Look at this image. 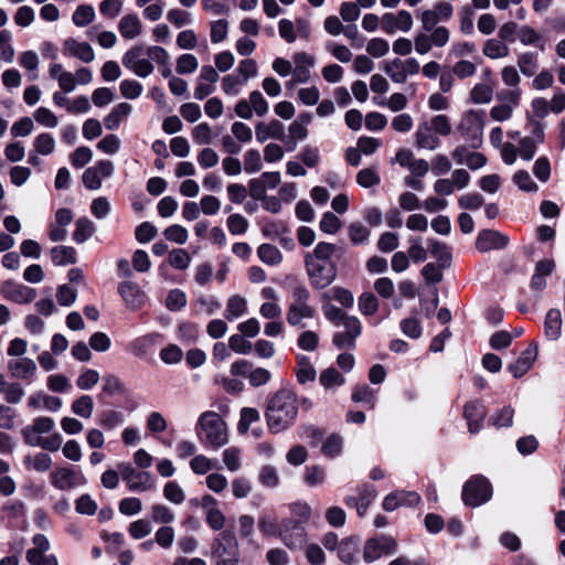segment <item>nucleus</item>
Wrapping results in <instances>:
<instances>
[{"label": "nucleus", "instance_id": "obj_56", "mask_svg": "<svg viewBox=\"0 0 565 565\" xmlns=\"http://www.w3.org/2000/svg\"><path fill=\"white\" fill-rule=\"evenodd\" d=\"M95 18V11L92 6H78L73 13V23L77 26H85L89 24Z\"/></svg>", "mask_w": 565, "mask_h": 565}, {"label": "nucleus", "instance_id": "obj_2", "mask_svg": "<svg viewBox=\"0 0 565 565\" xmlns=\"http://www.w3.org/2000/svg\"><path fill=\"white\" fill-rule=\"evenodd\" d=\"M339 248L331 243H318L311 253L305 255V266L311 286L323 289L337 278V265L331 259Z\"/></svg>", "mask_w": 565, "mask_h": 565}, {"label": "nucleus", "instance_id": "obj_41", "mask_svg": "<svg viewBox=\"0 0 565 565\" xmlns=\"http://www.w3.org/2000/svg\"><path fill=\"white\" fill-rule=\"evenodd\" d=\"M257 255L263 263L270 266L278 265L282 260V254L271 244H262L257 248Z\"/></svg>", "mask_w": 565, "mask_h": 565}, {"label": "nucleus", "instance_id": "obj_37", "mask_svg": "<svg viewBox=\"0 0 565 565\" xmlns=\"http://www.w3.org/2000/svg\"><path fill=\"white\" fill-rule=\"evenodd\" d=\"M319 382L326 390H333L344 385L345 379L337 369L328 367L320 373Z\"/></svg>", "mask_w": 565, "mask_h": 565}, {"label": "nucleus", "instance_id": "obj_63", "mask_svg": "<svg viewBox=\"0 0 565 565\" xmlns=\"http://www.w3.org/2000/svg\"><path fill=\"white\" fill-rule=\"evenodd\" d=\"M99 379V373L96 370L87 369L77 377L76 385L79 390L89 391L98 383Z\"/></svg>", "mask_w": 565, "mask_h": 565}, {"label": "nucleus", "instance_id": "obj_9", "mask_svg": "<svg viewBox=\"0 0 565 565\" xmlns=\"http://www.w3.org/2000/svg\"><path fill=\"white\" fill-rule=\"evenodd\" d=\"M419 70V63L414 57H409L405 61L395 58L392 62H384L383 64V71L394 83L398 84L405 83L408 75H415Z\"/></svg>", "mask_w": 565, "mask_h": 565}, {"label": "nucleus", "instance_id": "obj_59", "mask_svg": "<svg viewBox=\"0 0 565 565\" xmlns=\"http://www.w3.org/2000/svg\"><path fill=\"white\" fill-rule=\"evenodd\" d=\"M103 392L106 395L113 396L115 394H122L125 392V385L120 379L114 374H106L103 377Z\"/></svg>", "mask_w": 565, "mask_h": 565}, {"label": "nucleus", "instance_id": "obj_24", "mask_svg": "<svg viewBox=\"0 0 565 565\" xmlns=\"http://www.w3.org/2000/svg\"><path fill=\"white\" fill-rule=\"evenodd\" d=\"M316 315V309L311 305L290 303L287 310V322L291 327H301L302 319H312Z\"/></svg>", "mask_w": 565, "mask_h": 565}, {"label": "nucleus", "instance_id": "obj_50", "mask_svg": "<svg viewBox=\"0 0 565 565\" xmlns=\"http://www.w3.org/2000/svg\"><path fill=\"white\" fill-rule=\"evenodd\" d=\"M299 436L308 440L311 447H317L323 439V430L312 424L302 425L299 428Z\"/></svg>", "mask_w": 565, "mask_h": 565}, {"label": "nucleus", "instance_id": "obj_31", "mask_svg": "<svg viewBox=\"0 0 565 565\" xmlns=\"http://www.w3.org/2000/svg\"><path fill=\"white\" fill-rule=\"evenodd\" d=\"M518 67L524 76H534L539 70V54L532 51L523 52L518 57Z\"/></svg>", "mask_w": 565, "mask_h": 565}, {"label": "nucleus", "instance_id": "obj_23", "mask_svg": "<svg viewBox=\"0 0 565 565\" xmlns=\"http://www.w3.org/2000/svg\"><path fill=\"white\" fill-rule=\"evenodd\" d=\"M555 269V263L552 259H543L536 263L534 274L531 278L530 287L534 291H542L546 287L545 277L550 276Z\"/></svg>", "mask_w": 565, "mask_h": 565}, {"label": "nucleus", "instance_id": "obj_42", "mask_svg": "<svg viewBox=\"0 0 565 565\" xmlns=\"http://www.w3.org/2000/svg\"><path fill=\"white\" fill-rule=\"evenodd\" d=\"M289 509L291 516L290 522L294 524V527L305 525L311 516V509L307 503H294Z\"/></svg>", "mask_w": 565, "mask_h": 565}, {"label": "nucleus", "instance_id": "obj_20", "mask_svg": "<svg viewBox=\"0 0 565 565\" xmlns=\"http://www.w3.org/2000/svg\"><path fill=\"white\" fill-rule=\"evenodd\" d=\"M63 53L65 56L76 57L84 63H92L95 60V52L87 42H78L68 38L63 42Z\"/></svg>", "mask_w": 565, "mask_h": 565}, {"label": "nucleus", "instance_id": "obj_45", "mask_svg": "<svg viewBox=\"0 0 565 565\" xmlns=\"http://www.w3.org/2000/svg\"><path fill=\"white\" fill-rule=\"evenodd\" d=\"M349 238L352 245H364L369 243L370 230L361 223H352L348 228Z\"/></svg>", "mask_w": 565, "mask_h": 565}, {"label": "nucleus", "instance_id": "obj_54", "mask_svg": "<svg viewBox=\"0 0 565 565\" xmlns=\"http://www.w3.org/2000/svg\"><path fill=\"white\" fill-rule=\"evenodd\" d=\"M285 545L290 550H301L308 539L306 532H279Z\"/></svg>", "mask_w": 565, "mask_h": 565}, {"label": "nucleus", "instance_id": "obj_44", "mask_svg": "<svg viewBox=\"0 0 565 565\" xmlns=\"http://www.w3.org/2000/svg\"><path fill=\"white\" fill-rule=\"evenodd\" d=\"M376 490L374 487L365 484L359 491V498L355 502V509L360 516L364 515L370 503L376 498Z\"/></svg>", "mask_w": 565, "mask_h": 565}, {"label": "nucleus", "instance_id": "obj_46", "mask_svg": "<svg viewBox=\"0 0 565 565\" xmlns=\"http://www.w3.org/2000/svg\"><path fill=\"white\" fill-rule=\"evenodd\" d=\"M492 97V86L484 83L476 84L470 92V99L473 104H489Z\"/></svg>", "mask_w": 565, "mask_h": 565}, {"label": "nucleus", "instance_id": "obj_8", "mask_svg": "<svg viewBox=\"0 0 565 565\" xmlns=\"http://www.w3.org/2000/svg\"><path fill=\"white\" fill-rule=\"evenodd\" d=\"M145 49L136 45L128 50L122 56V65L134 72L138 77L146 78L153 72L152 63L143 57Z\"/></svg>", "mask_w": 565, "mask_h": 565}, {"label": "nucleus", "instance_id": "obj_29", "mask_svg": "<svg viewBox=\"0 0 565 565\" xmlns=\"http://www.w3.org/2000/svg\"><path fill=\"white\" fill-rule=\"evenodd\" d=\"M360 540L356 536H350L339 545L338 555L343 563L351 564L356 561L359 554Z\"/></svg>", "mask_w": 565, "mask_h": 565}, {"label": "nucleus", "instance_id": "obj_32", "mask_svg": "<svg viewBox=\"0 0 565 565\" xmlns=\"http://www.w3.org/2000/svg\"><path fill=\"white\" fill-rule=\"evenodd\" d=\"M19 64L28 72V76L30 81H35L39 78V64L40 58L39 55L32 51L28 50L22 52L19 55Z\"/></svg>", "mask_w": 565, "mask_h": 565}, {"label": "nucleus", "instance_id": "obj_60", "mask_svg": "<svg viewBox=\"0 0 565 565\" xmlns=\"http://www.w3.org/2000/svg\"><path fill=\"white\" fill-rule=\"evenodd\" d=\"M322 309L326 319L332 322L335 327H341L347 322L348 318L352 317L334 305H324Z\"/></svg>", "mask_w": 565, "mask_h": 565}, {"label": "nucleus", "instance_id": "obj_33", "mask_svg": "<svg viewBox=\"0 0 565 565\" xmlns=\"http://www.w3.org/2000/svg\"><path fill=\"white\" fill-rule=\"evenodd\" d=\"M247 312V302L246 299L235 295L232 296L227 300L226 309L224 311V317L228 321H234L237 318L244 316Z\"/></svg>", "mask_w": 565, "mask_h": 565}, {"label": "nucleus", "instance_id": "obj_27", "mask_svg": "<svg viewBox=\"0 0 565 565\" xmlns=\"http://www.w3.org/2000/svg\"><path fill=\"white\" fill-rule=\"evenodd\" d=\"M132 111V106L128 103H119L104 118V125L108 130H116L120 126L124 118L128 117Z\"/></svg>", "mask_w": 565, "mask_h": 565}, {"label": "nucleus", "instance_id": "obj_43", "mask_svg": "<svg viewBox=\"0 0 565 565\" xmlns=\"http://www.w3.org/2000/svg\"><path fill=\"white\" fill-rule=\"evenodd\" d=\"M158 337V333H150L135 339L130 343L131 352L138 358L145 356L148 353L149 349H151L154 345Z\"/></svg>", "mask_w": 565, "mask_h": 565}, {"label": "nucleus", "instance_id": "obj_49", "mask_svg": "<svg viewBox=\"0 0 565 565\" xmlns=\"http://www.w3.org/2000/svg\"><path fill=\"white\" fill-rule=\"evenodd\" d=\"M260 419L259 412L253 407H244L241 411V418L237 424V430L241 434H245L248 431L250 425Z\"/></svg>", "mask_w": 565, "mask_h": 565}, {"label": "nucleus", "instance_id": "obj_25", "mask_svg": "<svg viewBox=\"0 0 565 565\" xmlns=\"http://www.w3.org/2000/svg\"><path fill=\"white\" fill-rule=\"evenodd\" d=\"M562 315L558 309H550L544 320V334L547 340L556 341L562 335Z\"/></svg>", "mask_w": 565, "mask_h": 565}, {"label": "nucleus", "instance_id": "obj_39", "mask_svg": "<svg viewBox=\"0 0 565 565\" xmlns=\"http://www.w3.org/2000/svg\"><path fill=\"white\" fill-rule=\"evenodd\" d=\"M343 450V438L340 435H330L321 446V452L327 458L333 459L339 457Z\"/></svg>", "mask_w": 565, "mask_h": 565}, {"label": "nucleus", "instance_id": "obj_64", "mask_svg": "<svg viewBox=\"0 0 565 565\" xmlns=\"http://www.w3.org/2000/svg\"><path fill=\"white\" fill-rule=\"evenodd\" d=\"M398 235L393 232H384L377 241V249L382 253H391L398 247Z\"/></svg>", "mask_w": 565, "mask_h": 565}, {"label": "nucleus", "instance_id": "obj_51", "mask_svg": "<svg viewBox=\"0 0 565 565\" xmlns=\"http://www.w3.org/2000/svg\"><path fill=\"white\" fill-rule=\"evenodd\" d=\"M427 242L430 254L439 260L441 267H447L451 258L447 246L436 239H428Z\"/></svg>", "mask_w": 565, "mask_h": 565}, {"label": "nucleus", "instance_id": "obj_36", "mask_svg": "<svg viewBox=\"0 0 565 565\" xmlns=\"http://www.w3.org/2000/svg\"><path fill=\"white\" fill-rule=\"evenodd\" d=\"M125 423V415L120 411L106 409L99 414L98 425L105 430H113Z\"/></svg>", "mask_w": 565, "mask_h": 565}, {"label": "nucleus", "instance_id": "obj_13", "mask_svg": "<svg viewBox=\"0 0 565 565\" xmlns=\"http://www.w3.org/2000/svg\"><path fill=\"white\" fill-rule=\"evenodd\" d=\"M11 377L32 383L36 379L38 366L30 358L10 359L7 364Z\"/></svg>", "mask_w": 565, "mask_h": 565}, {"label": "nucleus", "instance_id": "obj_26", "mask_svg": "<svg viewBox=\"0 0 565 565\" xmlns=\"http://www.w3.org/2000/svg\"><path fill=\"white\" fill-rule=\"evenodd\" d=\"M415 138L417 147L422 149L435 150L440 145L439 138L433 132L428 122L418 126Z\"/></svg>", "mask_w": 565, "mask_h": 565}, {"label": "nucleus", "instance_id": "obj_62", "mask_svg": "<svg viewBox=\"0 0 565 565\" xmlns=\"http://www.w3.org/2000/svg\"><path fill=\"white\" fill-rule=\"evenodd\" d=\"M34 148L42 156L51 154L55 149V140L52 135L43 132L34 139Z\"/></svg>", "mask_w": 565, "mask_h": 565}, {"label": "nucleus", "instance_id": "obj_38", "mask_svg": "<svg viewBox=\"0 0 565 565\" xmlns=\"http://www.w3.org/2000/svg\"><path fill=\"white\" fill-rule=\"evenodd\" d=\"M518 38L523 45H535L541 51L545 50L544 41L540 33L532 26L522 25L518 31Z\"/></svg>", "mask_w": 565, "mask_h": 565}, {"label": "nucleus", "instance_id": "obj_21", "mask_svg": "<svg viewBox=\"0 0 565 565\" xmlns=\"http://www.w3.org/2000/svg\"><path fill=\"white\" fill-rule=\"evenodd\" d=\"M256 140L259 143H264L268 139H276L285 141V127L282 122L277 119L270 120L268 124L258 122L255 127Z\"/></svg>", "mask_w": 565, "mask_h": 565}, {"label": "nucleus", "instance_id": "obj_30", "mask_svg": "<svg viewBox=\"0 0 565 565\" xmlns=\"http://www.w3.org/2000/svg\"><path fill=\"white\" fill-rule=\"evenodd\" d=\"M296 376H297V381L300 384H306L308 382H313L316 380L317 372L308 356H306V355L297 356Z\"/></svg>", "mask_w": 565, "mask_h": 565}, {"label": "nucleus", "instance_id": "obj_22", "mask_svg": "<svg viewBox=\"0 0 565 565\" xmlns=\"http://www.w3.org/2000/svg\"><path fill=\"white\" fill-rule=\"evenodd\" d=\"M536 356L537 345L535 343H532L529 345L526 350L522 352V354L514 363L508 365L509 372L515 379L523 376L532 367Z\"/></svg>", "mask_w": 565, "mask_h": 565}, {"label": "nucleus", "instance_id": "obj_15", "mask_svg": "<svg viewBox=\"0 0 565 565\" xmlns=\"http://www.w3.org/2000/svg\"><path fill=\"white\" fill-rule=\"evenodd\" d=\"M412 26L413 18L406 10H401L397 14L387 12L382 17V29L387 34H394L397 30L408 32Z\"/></svg>", "mask_w": 565, "mask_h": 565}, {"label": "nucleus", "instance_id": "obj_7", "mask_svg": "<svg viewBox=\"0 0 565 565\" xmlns=\"http://www.w3.org/2000/svg\"><path fill=\"white\" fill-rule=\"evenodd\" d=\"M396 550L397 543L393 537L380 535L365 542L363 558L366 563H373L383 555L394 554Z\"/></svg>", "mask_w": 565, "mask_h": 565}, {"label": "nucleus", "instance_id": "obj_48", "mask_svg": "<svg viewBox=\"0 0 565 565\" xmlns=\"http://www.w3.org/2000/svg\"><path fill=\"white\" fill-rule=\"evenodd\" d=\"M94 411V401L89 395H82L72 403V412L83 418H89Z\"/></svg>", "mask_w": 565, "mask_h": 565}, {"label": "nucleus", "instance_id": "obj_53", "mask_svg": "<svg viewBox=\"0 0 565 565\" xmlns=\"http://www.w3.org/2000/svg\"><path fill=\"white\" fill-rule=\"evenodd\" d=\"M263 168L260 152L256 149H249L244 154V170L248 174H254Z\"/></svg>", "mask_w": 565, "mask_h": 565}, {"label": "nucleus", "instance_id": "obj_58", "mask_svg": "<svg viewBox=\"0 0 565 565\" xmlns=\"http://www.w3.org/2000/svg\"><path fill=\"white\" fill-rule=\"evenodd\" d=\"M120 94L127 99H136L143 92L142 85L136 79H124L119 85Z\"/></svg>", "mask_w": 565, "mask_h": 565}, {"label": "nucleus", "instance_id": "obj_16", "mask_svg": "<svg viewBox=\"0 0 565 565\" xmlns=\"http://www.w3.org/2000/svg\"><path fill=\"white\" fill-rule=\"evenodd\" d=\"M487 416V408L481 401H471L466 403L463 407V417L468 424L470 434H477L483 427Z\"/></svg>", "mask_w": 565, "mask_h": 565}, {"label": "nucleus", "instance_id": "obj_57", "mask_svg": "<svg viewBox=\"0 0 565 565\" xmlns=\"http://www.w3.org/2000/svg\"><path fill=\"white\" fill-rule=\"evenodd\" d=\"M192 471L196 475H205L210 470L217 468V463L204 455H196L190 461Z\"/></svg>", "mask_w": 565, "mask_h": 565}, {"label": "nucleus", "instance_id": "obj_47", "mask_svg": "<svg viewBox=\"0 0 565 565\" xmlns=\"http://www.w3.org/2000/svg\"><path fill=\"white\" fill-rule=\"evenodd\" d=\"M24 463L28 468L34 469L38 472H45L51 468L52 459L45 452H38L34 456L25 457Z\"/></svg>", "mask_w": 565, "mask_h": 565}, {"label": "nucleus", "instance_id": "obj_18", "mask_svg": "<svg viewBox=\"0 0 565 565\" xmlns=\"http://www.w3.org/2000/svg\"><path fill=\"white\" fill-rule=\"evenodd\" d=\"M509 243V237L498 231L483 230L479 232L476 239V248L486 253L492 249H502Z\"/></svg>", "mask_w": 565, "mask_h": 565}, {"label": "nucleus", "instance_id": "obj_10", "mask_svg": "<svg viewBox=\"0 0 565 565\" xmlns=\"http://www.w3.org/2000/svg\"><path fill=\"white\" fill-rule=\"evenodd\" d=\"M51 483L58 490H70L79 486H85L87 479L79 471L67 467L56 468L51 473Z\"/></svg>", "mask_w": 565, "mask_h": 565}, {"label": "nucleus", "instance_id": "obj_40", "mask_svg": "<svg viewBox=\"0 0 565 565\" xmlns=\"http://www.w3.org/2000/svg\"><path fill=\"white\" fill-rule=\"evenodd\" d=\"M509 52V46L502 40L489 39L483 46V54L492 60L505 57Z\"/></svg>", "mask_w": 565, "mask_h": 565}, {"label": "nucleus", "instance_id": "obj_5", "mask_svg": "<svg viewBox=\"0 0 565 565\" xmlns=\"http://www.w3.org/2000/svg\"><path fill=\"white\" fill-rule=\"evenodd\" d=\"M117 469L127 488L132 492H146L154 486L150 472L137 470L129 462H119Z\"/></svg>", "mask_w": 565, "mask_h": 565}, {"label": "nucleus", "instance_id": "obj_28", "mask_svg": "<svg viewBox=\"0 0 565 565\" xmlns=\"http://www.w3.org/2000/svg\"><path fill=\"white\" fill-rule=\"evenodd\" d=\"M122 38L132 40L141 33V22L137 14H127L122 17L118 24Z\"/></svg>", "mask_w": 565, "mask_h": 565}, {"label": "nucleus", "instance_id": "obj_55", "mask_svg": "<svg viewBox=\"0 0 565 565\" xmlns=\"http://www.w3.org/2000/svg\"><path fill=\"white\" fill-rule=\"evenodd\" d=\"M356 182L362 188H371L380 184L381 178L376 171V168H365L358 172Z\"/></svg>", "mask_w": 565, "mask_h": 565}, {"label": "nucleus", "instance_id": "obj_14", "mask_svg": "<svg viewBox=\"0 0 565 565\" xmlns=\"http://www.w3.org/2000/svg\"><path fill=\"white\" fill-rule=\"evenodd\" d=\"M420 502V495L416 491L397 490L388 493L382 503L385 511L392 512L401 507H415Z\"/></svg>", "mask_w": 565, "mask_h": 565}, {"label": "nucleus", "instance_id": "obj_11", "mask_svg": "<svg viewBox=\"0 0 565 565\" xmlns=\"http://www.w3.org/2000/svg\"><path fill=\"white\" fill-rule=\"evenodd\" d=\"M341 327L343 331H338L332 337V343L338 349H353L355 348L356 339L362 332V326L356 317L347 319V322Z\"/></svg>", "mask_w": 565, "mask_h": 565}, {"label": "nucleus", "instance_id": "obj_12", "mask_svg": "<svg viewBox=\"0 0 565 565\" xmlns=\"http://www.w3.org/2000/svg\"><path fill=\"white\" fill-rule=\"evenodd\" d=\"M0 292L9 301L15 303H29L36 297V290L23 284L6 280L0 287Z\"/></svg>", "mask_w": 565, "mask_h": 565}, {"label": "nucleus", "instance_id": "obj_52", "mask_svg": "<svg viewBox=\"0 0 565 565\" xmlns=\"http://www.w3.org/2000/svg\"><path fill=\"white\" fill-rule=\"evenodd\" d=\"M359 310L364 316H372L374 315L379 309V300L372 292H363L359 297Z\"/></svg>", "mask_w": 565, "mask_h": 565}, {"label": "nucleus", "instance_id": "obj_6", "mask_svg": "<svg viewBox=\"0 0 565 565\" xmlns=\"http://www.w3.org/2000/svg\"><path fill=\"white\" fill-rule=\"evenodd\" d=\"M483 126L482 110L471 109L465 114L459 129L472 148H478L481 145Z\"/></svg>", "mask_w": 565, "mask_h": 565}, {"label": "nucleus", "instance_id": "obj_35", "mask_svg": "<svg viewBox=\"0 0 565 565\" xmlns=\"http://www.w3.org/2000/svg\"><path fill=\"white\" fill-rule=\"evenodd\" d=\"M96 231L95 224L87 217H81L75 223L73 239L76 244H83L93 236Z\"/></svg>", "mask_w": 565, "mask_h": 565}, {"label": "nucleus", "instance_id": "obj_1", "mask_svg": "<svg viewBox=\"0 0 565 565\" xmlns=\"http://www.w3.org/2000/svg\"><path fill=\"white\" fill-rule=\"evenodd\" d=\"M297 416L298 398L292 388L281 387L268 398L265 418L270 433L287 430L294 426Z\"/></svg>", "mask_w": 565, "mask_h": 565}, {"label": "nucleus", "instance_id": "obj_3", "mask_svg": "<svg viewBox=\"0 0 565 565\" xmlns=\"http://www.w3.org/2000/svg\"><path fill=\"white\" fill-rule=\"evenodd\" d=\"M196 435L202 443L217 449L227 444V427L221 416L212 411L200 415L196 427Z\"/></svg>", "mask_w": 565, "mask_h": 565}, {"label": "nucleus", "instance_id": "obj_17", "mask_svg": "<svg viewBox=\"0 0 565 565\" xmlns=\"http://www.w3.org/2000/svg\"><path fill=\"white\" fill-rule=\"evenodd\" d=\"M213 555L214 558L225 559L238 557L237 540L233 532H220L213 545Z\"/></svg>", "mask_w": 565, "mask_h": 565}, {"label": "nucleus", "instance_id": "obj_19", "mask_svg": "<svg viewBox=\"0 0 565 565\" xmlns=\"http://www.w3.org/2000/svg\"><path fill=\"white\" fill-rule=\"evenodd\" d=\"M118 292L126 306L131 310L139 309L146 302V295L136 282H120L118 285Z\"/></svg>", "mask_w": 565, "mask_h": 565}, {"label": "nucleus", "instance_id": "obj_4", "mask_svg": "<svg viewBox=\"0 0 565 565\" xmlns=\"http://www.w3.org/2000/svg\"><path fill=\"white\" fill-rule=\"evenodd\" d=\"M462 501L468 507H480L492 497V486L489 480L481 476H472L462 488Z\"/></svg>", "mask_w": 565, "mask_h": 565}, {"label": "nucleus", "instance_id": "obj_61", "mask_svg": "<svg viewBox=\"0 0 565 565\" xmlns=\"http://www.w3.org/2000/svg\"><path fill=\"white\" fill-rule=\"evenodd\" d=\"M191 256L182 248H177L169 254V264L175 269L184 270L190 266Z\"/></svg>", "mask_w": 565, "mask_h": 565}, {"label": "nucleus", "instance_id": "obj_34", "mask_svg": "<svg viewBox=\"0 0 565 565\" xmlns=\"http://www.w3.org/2000/svg\"><path fill=\"white\" fill-rule=\"evenodd\" d=\"M51 258L55 266L76 263V252L72 246H55L51 249Z\"/></svg>", "mask_w": 565, "mask_h": 565}]
</instances>
